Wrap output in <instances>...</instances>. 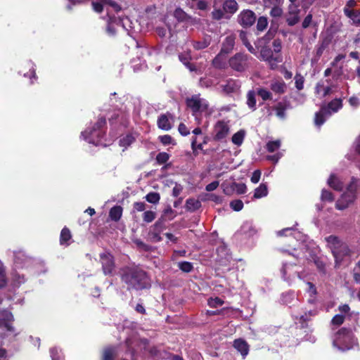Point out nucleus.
Listing matches in <instances>:
<instances>
[{"label": "nucleus", "instance_id": "1", "mask_svg": "<svg viewBox=\"0 0 360 360\" xmlns=\"http://www.w3.org/2000/svg\"><path fill=\"white\" fill-rule=\"evenodd\" d=\"M122 281L128 289L141 290L149 285L147 274L139 266H126L120 270Z\"/></svg>", "mask_w": 360, "mask_h": 360}, {"label": "nucleus", "instance_id": "2", "mask_svg": "<svg viewBox=\"0 0 360 360\" xmlns=\"http://www.w3.org/2000/svg\"><path fill=\"white\" fill-rule=\"evenodd\" d=\"M327 247L331 250L335 258V266H339L347 257L352 255L349 246L338 237L329 236L325 238Z\"/></svg>", "mask_w": 360, "mask_h": 360}, {"label": "nucleus", "instance_id": "3", "mask_svg": "<svg viewBox=\"0 0 360 360\" xmlns=\"http://www.w3.org/2000/svg\"><path fill=\"white\" fill-rule=\"evenodd\" d=\"M333 344L339 350L346 351L353 348L356 341L352 331L342 328L335 334Z\"/></svg>", "mask_w": 360, "mask_h": 360}, {"label": "nucleus", "instance_id": "4", "mask_svg": "<svg viewBox=\"0 0 360 360\" xmlns=\"http://www.w3.org/2000/svg\"><path fill=\"white\" fill-rule=\"evenodd\" d=\"M342 107V100L335 98L327 105L322 106L320 111L315 114L314 122L317 127H321L326 119L333 113L337 112Z\"/></svg>", "mask_w": 360, "mask_h": 360}, {"label": "nucleus", "instance_id": "5", "mask_svg": "<svg viewBox=\"0 0 360 360\" xmlns=\"http://www.w3.org/2000/svg\"><path fill=\"white\" fill-rule=\"evenodd\" d=\"M105 124V120L101 117L98 120L94 127L89 130L82 132L81 136L89 143L98 145L101 143V139L103 136L102 127Z\"/></svg>", "mask_w": 360, "mask_h": 360}, {"label": "nucleus", "instance_id": "6", "mask_svg": "<svg viewBox=\"0 0 360 360\" xmlns=\"http://www.w3.org/2000/svg\"><path fill=\"white\" fill-rule=\"evenodd\" d=\"M357 181L352 179L351 184L348 186L347 191L344 193L341 198L336 202V207L338 210H344L352 203L356 198V188Z\"/></svg>", "mask_w": 360, "mask_h": 360}, {"label": "nucleus", "instance_id": "7", "mask_svg": "<svg viewBox=\"0 0 360 360\" xmlns=\"http://www.w3.org/2000/svg\"><path fill=\"white\" fill-rule=\"evenodd\" d=\"M229 63L233 70L243 72L249 67V57L246 54L238 53L229 59Z\"/></svg>", "mask_w": 360, "mask_h": 360}, {"label": "nucleus", "instance_id": "8", "mask_svg": "<svg viewBox=\"0 0 360 360\" xmlns=\"http://www.w3.org/2000/svg\"><path fill=\"white\" fill-rule=\"evenodd\" d=\"M230 132V127L227 122L219 120L214 126L213 139L215 141H221L226 139Z\"/></svg>", "mask_w": 360, "mask_h": 360}, {"label": "nucleus", "instance_id": "9", "mask_svg": "<svg viewBox=\"0 0 360 360\" xmlns=\"http://www.w3.org/2000/svg\"><path fill=\"white\" fill-rule=\"evenodd\" d=\"M281 274L283 278L289 283H291L296 277L301 278L298 266L292 264H284L281 269Z\"/></svg>", "mask_w": 360, "mask_h": 360}, {"label": "nucleus", "instance_id": "10", "mask_svg": "<svg viewBox=\"0 0 360 360\" xmlns=\"http://www.w3.org/2000/svg\"><path fill=\"white\" fill-rule=\"evenodd\" d=\"M186 104L194 112L205 110L208 104L206 100L201 98L198 95H194L187 98Z\"/></svg>", "mask_w": 360, "mask_h": 360}, {"label": "nucleus", "instance_id": "11", "mask_svg": "<svg viewBox=\"0 0 360 360\" xmlns=\"http://www.w3.org/2000/svg\"><path fill=\"white\" fill-rule=\"evenodd\" d=\"M103 272L105 275H110L115 269L114 258L109 252H105L100 255Z\"/></svg>", "mask_w": 360, "mask_h": 360}, {"label": "nucleus", "instance_id": "12", "mask_svg": "<svg viewBox=\"0 0 360 360\" xmlns=\"http://www.w3.org/2000/svg\"><path fill=\"white\" fill-rule=\"evenodd\" d=\"M256 20L255 13L250 10H243L238 17V21L244 27L252 26Z\"/></svg>", "mask_w": 360, "mask_h": 360}, {"label": "nucleus", "instance_id": "13", "mask_svg": "<svg viewBox=\"0 0 360 360\" xmlns=\"http://www.w3.org/2000/svg\"><path fill=\"white\" fill-rule=\"evenodd\" d=\"M300 9L295 4H290L286 15V22L288 25L293 26L300 21Z\"/></svg>", "mask_w": 360, "mask_h": 360}, {"label": "nucleus", "instance_id": "14", "mask_svg": "<svg viewBox=\"0 0 360 360\" xmlns=\"http://www.w3.org/2000/svg\"><path fill=\"white\" fill-rule=\"evenodd\" d=\"M165 226L162 220L159 219L150 227L148 237L153 242H159L162 240L160 233L164 230Z\"/></svg>", "mask_w": 360, "mask_h": 360}, {"label": "nucleus", "instance_id": "15", "mask_svg": "<svg viewBox=\"0 0 360 360\" xmlns=\"http://www.w3.org/2000/svg\"><path fill=\"white\" fill-rule=\"evenodd\" d=\"M222 89L223 93L225 94H231L237 93L240 87L239 81L229 79L225 82L224 84H221L220 86Z\"/></svg>", "mask_w": 360, "mask_h": 360}, {"label": "nucleus", "instance_id": "16", "mask_svg": "<svg viewBox=\"0 0 360 360\" xmlns=\"http://www.w3.org/2000/svg\"><path fill=\"white\" fill-rule=\"evenodd\" d=\"M233 346L241 354L243 358H245L248 354L250 347L243 339L235 340Z\"/></svg>", "mask_w": 360, "mask_h": 360}, {"label": "nucleus", "instance_id": "17", "mask_svg": "<svg viewBox=\"0 0 360 360\" xmlns=\"http://www.w3.org/2000/svg\"><path fill=\"white\" fill-rule=\"evenodd\" d=\"M270 89L277 94H283L286 91V84L281 79H273L270 83Z\"/></svg>", "mask_w": 360, "mask_h": 360}, {"label": "nucleus", "instance_id": "18", "mask_svg": "<svg viewBox=\"0 0 360 360\" xmlns=\"http://www.w3.org/2000/svg\"><path fill=\"white\" fill-rule=\"evenodd\" d=\"M222 8L226 14L233 15L238 11V5L235 0H223Z\"/></svg>", "mask_w": 360, "mask_h": 360}, {"label": "nucleus", "instance_id": "19", "mask_svg": "<svg viewBox=\"0 0 360 360\" xmlns=\"http://www.w3.org/2000/svg\"><path fill=\"white\" fill-rule=\"evenodd\" d=\"M236 37L233 34L227 36L222 43L221 51L222 53L228 54L230 53L234 46Z\"/></svg>", "mask_w": 360, "mask_h": 360}, {"label": "nucleus", "instance_id": "20", "mask_svg": "<svg viewBox=\"0 0 360 360\" xmlns=\"http://www.w3.org/2000/svg\"><path fill=\"white\" fill-rule=\"evenodd\" d=\"M179 58L180 60V61L186 65V67L190 70V71H195L196 70V68L195 67V65H193V64H191L190 63V60L191 59V51H184V53H181L179 55Z\"/></svg>", "mask_w": 360, "mask_h": 360}, {"label": "nucleus", "instance_id": "21", "mask_svg": "<svg viewBox=\"0 0 360 360\" xmlns=\"http://www.w3.org/2000/svg\"><path fill=\"white\" fill-rule=\"evenodd\" d=\"M344 13L347 17L352 20L354 24L360 25V11L344 8Z\"/></svg>", "mask_w": 360, "mask_h": 360}, {"label": "nucleus", "instance_id": "22", "mask_svg": "<svg viewBox=\"0 0 360 360\" xmlns=\"http://www.w3.org/2000/svg\"><path fill=\"white\" fill-rule=\"evenodd\" d=\"M101 2H92V6L94 10L97 13H101L103 11V4H109L111 5L116 11L120 10V7L114 2H111L110 0H100Z\"/></svg>", "mask_w": 360, "mask_h": 360}, {"label": "nucleus", "instance_id": "23", "mask_svg": "<svg viewBox=\"0 0 360 360\" xmlns=\"http://www.w3.org/2000/svg\"><path fill=\"white\" fill-rule=\"evenodd\" d=\"M158 125L159 128L165 131L169 130L172 128V124L165 115H162L158 118Z\"/></svg>", "mask_w": 360, "mask_h": 360}, {"label": "nucleus", "instance_id": "24", "mask_svg": "<svg viewBox=\"0 0 360 360\" xmlns=\"http://www.w3.org/2000/svg\"><path fill=\"white\" fill-rule=\"evenodd\" d=\"M28 262L27 257L25 256L24 252L19 251L15 252L14 255V263L16 266L21 267L24 263Z\"/></svg>", "mask_w": 360, "mask_h": 360}, {"label": "nucleus", "instance_id": "25", "mask_svg": "<svg viewBox=\"0 0 360 360\" xmlns=\"http://www.w3.org/2000/svg\"><path fill=\"white\" fill-rule=\"evenodd\" d=\"M200 206V202L194 198H188L186 202V208L191 212L197 210Z\"/></svg>", "mask_w": 360, "mask_h": 360}, {"label": "nucleus", "instance_id": "26", "mask_svg": "<svg viewBox=\"0 0 360 360\" xmlns=\"http://www.w3.org/2000/svg\"><path fill=\"white\" fill-rule=\"evenodd\" d=\"M122 214V208L120 206H115L110 209L109 215L111 219L117 221L120 219Z\"/></svg>", "mask_w": 360, "mask_h": 360}, {"label": "nucleus", "instance_id": "27", "mask_svg": "<svg viewBox=\"0 0 360 360\" xmlns=\"http://www.w3.org/2000/svg\"><path fill=\"white\" fill-rule=\"evenodd\" d=\"M225 53H222L221 51L214 58L213 65L217 68H223L225 65Z\"/></svg>", "mask_w": 360, "mask_h": 360}, {"label": "nucleus", "instance_id": "28", "mask_svg": "<svg viewBox=\"0 0 360 360\" xmlns=\"http://www.w3.org/2000/svg\"><path fill=\"white\" fill-rule=\"evenodd\" d=\"M267 194V186L265 184H260V186L255 190L254 197L255 198H261L262 197L266 196Z\"/></svg>", "mask_w": 360, "mask_h": 360}, {"label": "nucleus", "instance_id": "29", "mask_svg": "<svg viewBox=\"0 0 360 360\" xmlns=\"http://www.w3.org/2000/svg\"><path fill=\"white\" fill-rule=\"evenodd\" d=\"M210 37H206L202 41H195L193 43V47L197 50L203 49L210 44Z\"/></svg>", "mask_w": 360, "mask_h": 360}, {"label": "nucleus", "instance_id": "30", "mask_svg": "<svg viewBox=\"0 0 360 360\" xmlns=\"http://www.w3.org/2000/svg\"><path fill=\"white\" fill-rule=\"evenodd\" d=\"M328 184L335 190H341L342 188V183L335 177V175H330L328 179Z\"/></svg>", "mask_w": 360, "mask_h": 360}, {"label": "nucleus", "instance_id": "31", "mask_svg": "<svg viewBox=\"0 0 360 360\" xmlns=\"http://www.w3.org/2000/svg\"><path fill=\"white\" fill-rule=\"evenodd\" d=\"M225 14L226 13L223 9L221 10L219 8H217V1H215L214 4V10L212 12V18L217 20H219L224 17Z\"/></svg>", "mask_w": 360, "mask_h": 360}, {"label": "nucleus", "instance_id": "32", "mask_svg": "<svg viewBox=\"0 0 360 360\" xmlns=\"http://www.w3.org/2000/svg\"><path fill=\"white\" fill-rule=\"evenodd\" d=\"M245 131L243 130H240L232 136V142L237 146H240L243 143Z\"/></svg>", "mask_w": 360, "mask_h": 360}, {"label": "nucleus", "instance_id": "33", "mask_svg": "<svg viewBox=\"0 0 360 360\" xmlns=\"http://www.w3.org/2000/svg\"><path fill=\"white\" fill-rule=\"evenodd\" d=\"M145 198L150 203L158 204L160 200V195L158 193L150 192L146 195Z\"/></svg>", "mask_w": 360, "mask_h": 360}, {"label": "nucleus", "instance_id": "34", "mask_svg": "<svg viewBox=\"0 0 360 360\" xmlns=\"http://www.w3.org/2000/svg\"><path fill=\"white\" fill-rule=\"evenodd\" d=\"M71 233L68 229L63 228L60 233V242L61 245L65 244L70 238Z\"/></svg>", "mask_w": 360, "mask_h": 360}, {"label": "nucleus", "instance_id": "35", "mask_svg": "<svg viewBox=\"0 0 360 360\" xmlns=\"http://www.w3.org/2000/svg\"><path fill=\"white\" fill-rule=\"evenodd\" d=\"M281 144V143L280 140L270 141L266 143V150L269 153H273L280 148Z\"/></svg>", "mask_w": 360, "mask_h": 360}, {"label": "nucleus", "instance_id": "36", "mask_svg": "<svg viewBox=\"0 0 360 360\" xmlns=\"http://www.w3.org/2000/svg\"><path fill=\"white\" fill-rule=\"evenodd\" d=\"M247 104L252 110L255 109L256 99L254 91H249L247 95Z\"/></svg>", "mask_w": 360, "mask_h": 360}, {"label": "nucleus", "instance_id": "37", "mask_svg": "<svg viewBox=\"0 0 360 360\" xmlns=\"http://www.w3.org/2000/svg\"><path fill=\"white\" fill-rule=\"evenodd\" d=\"M316 92L318 94H321L322 93V96H326L330 94L331 88L330 86L325 87L323 85L318 84L316 86Z\"/></svg>", "mask_w": 360, "mask_h": 360}, {"label": "nucleus", "instance_id": "38", "mask_svg": "<svg viewBox=\"0 0 360 360\" xmlns=\"http://www.w3.org/2000/svg\"><path fill=\"white\" fill-rule=\"evenodd\" d=\"M7 283L5 269L2 262L0 261V288H4Z\"/></svg>", "mask_w": 360, "mask_h": 360}, {"label": "nucleus", "instance_id": "39", "mask_svg": "<svg viewBox=\"0 0 360 360\" xmlns=\"http://www.w3.org/2000/svg\"><path fill=\"white\" fill-rule=\"evenodd\" d=\"M179 268L184 272L189 273L193 270V264L189 262H181L178 263Z\"/></svg>", "mask_w": 360, "mask_h": 360}, {"label": "nucleus", "instance_id": "40", "mask_svg": "<svg viewBox=\"0 0 360 360\" xmlns=\"http://www.w3.org/2000/svg\"><path fill=\"white\" fill-rule=\"evenodd\" d=\"M257 94L264 101L272 98V94L267 89L260 88L257 90Z\"/></svg>", "mask_w": 360, "mask_h": 360}, {"label": "nucleus", "instance_id": "41", "mask_svg": "<svg viewBox=\"0 0 360 360\" xmlns=\"http://www.w3.org/2000/svg\"><path fill=\"white\" fill-rule=\"evenodd\" d=\"M304 77L301 74L297 73L295 76V87L298 90H302L304 88Z\"/></svg>", "mask_w": 360, "mask_h": 360}, {"label": "nucleus", "instance_id": "42", "mask_svg": "<svg viewBox=\"0 0 360 360\" xmlns=\"http://www.w3.org/2000/svg\"><path fill=\"white\" fill-rule=\"evenodd\" d=\"M115 350L112 347H108L103 351V360H113Z\"/></svg>", "mask_w": 360, "mask_h": 360}, {"label": "nucleus", "instance_id": "43", "mask_svg": "<svg viewBox=\"0 0 360 360\" xmlns=\"http://www.w3.org/2000/svg\"><path fill=\"white\" fill-rule=\"evenodd\" d=\"M233 188H234V192L237 193L238 194H243L247 191V187L245 184L243 183H233Z\"/></svg>", "mask_w": 360, "mask_h": 360}, {"label": "nucleus", "instance_id": "44", "mask_svg": "<svg viewBox=\"0 0 360 360\" xmlns=\"http://www.w3.org/2000/svg\"><path fill=\"white\" fill-rule=\"evenodd\" d=\"M176 217V212L171 207H167L164 210L163 216L166 219L172 220Z\"/></svg>", "mask_w": 360, "mask_h": 360}, {"label": "nucleus", "instance_id": "45", "mask_svg": "<svg viewBox=\"0 0 360 360\" xmlns=\"http://www.w3.org/2000/svg\"><path fill=\"white\" fill-rule=\"evenodd\" d=\"M268 25L267 18L266 17L262 16L259 17L257 23V28L259 31H263L264 30Z\"/></svg>", "mask_w": 360, "mask_h": 360}, {"label": "nucleus", "instance_id": "46", "mask_svg": "<svg viewBox=\"0 0 360 360\" xmlns=\"http://www.w3.org/2000/svg\"><path fill=\"white\" fill-rule=\"evenodd\" d=\"M156 217V214L153 211H146L143 214V219L145 222L150 223L153 221Z\"/></svg>", "mask_w": 360, "mask_h": 360}, {"label": "nucleus", "instance_id": "47", "mask_svg": "<svg viewBox=\"0 0 360 360\" xmlns=\"http://www.w3.org/2000/svg\"><path fill=\"white\" fill-rule=\"evenodd\" d=\"M231 207L236 212L240 211L243 207V202L240 200H232L230 202Z\"/></svg>", "mask_w": 360, "mask_h": 360}, {"label": "nucleus", "instance_id": "48", "mask_svg": "<svg viewBox=\"0 0 360 360\" xmlns=\"http://www.w3.org/2000/svg\"><path fill=\"white\" fill-rule=\"evenodd\" d=\"M159 139L160 142L165 146H167L169 144H175V142L174 139L172 138V136L167 134L159 136Z\"/></svg>", "mask_w": 360, "mask_h": 360}, {"label": "nucleus", "instance_id": "49", "mask_svg": "<svg viewBox=\"0 0 360 360\" xmlns=\"http://www.w3.org/2000/svg\"><path fill=\"white\" fill-rule=\"evenodd\" d=\"M271 7H272V8L270 11L271 16H272L274 18H278L282 15L283 10L280 6H278V5L271 6Z\"/></svg>", "mask_w": 360, "mask_h": 360}, {"label": "nucleus", "instance_id": "50", "mask_svg": "<svg viewBox=\"0 0 360 360\" xmlns=\"http://www.w3.org/2000/svg\"><path fill=\"white\" fill-rule=\"evenodd\" d=\"M174 17L180 21H183L186 18V13L181 8H176L174 13Z\"/></svg>", "mask_w": 360, "mask_h": 360}, {"label": "nucleus", "instance_id": "51", "mask_svg": "<svg viewBox=\"0 0 360 360\" xmlns=\"http://www.w3.org/2000/svg\"><path fill=\"white\" fill-rule=\"evenodd\" d=\"M169 158V155L165 152L160 153L156 157V160L159 164L165 163Z\"/></svg>", "mask_w": 360, "mask_h": 360}, {"label": "nucleus", "instance_id": "52", "mask_svg": "<svg viewBox=\"0 0 360 360\" xmlns=\"http://www.w3.org/2000/svg\"><path fill=\"white\" fill-rule=\"evenodd\" d=\"M223 303L224 301L219 297L210 298L208 300V304L210 307H217L218 306H221Z\"/></svg>", "mask_w": 360, "mask_h": 360}, {"label": "nucleus", "instance_id": "53", "mask_svg": "<svg viewBox=\"0 0 360 360\" xmlns=\"http://www.w3.org/2000/svg\"><path fill=\"white\" fill-rule=\"evenodd\" d=\"M353 277L356 282L360 283V260L353 269Z\"/></svg>", "mask_w": 360, "mask_h": 360}, {"label": "nucleus", "instance_id": "54", "mask_svg": "<svg viewBox=\"0 0 360 360\" xmlns=\"http://www.w3.org/2000/svg\"><path fill=\"white\" fill-rule=\"evenodd\" d=\"M275 110H276V115L279 118H281V119L285 118V108H283V106L282 105L281 103H279L278 105H276L275 107Z\"/></svg>", "mask_w": 360, "mask_h": 360}, {"label": "nucleus", "instance_id": "55", "mask_svg": "<svg viewBox=\"0 0 360 360\" xmlns=\"http://www.w3.org/2000/svg\"><path fill=\"white\" fill-rule=\"evenodd\" d=\"M134 141V138L131 135H127L120 140V145L122 146H128Z\"/></svg>", "mask_w": 360, "mask_h": 360}, {"label": "nucleus", "instance_id": "56", "mask_svg": "<svg viewBox=\"0 0 360 360\" xmlns=\"http://www.w3.org/2000/svg\"><path fill=\"white\" fill-rule=\"evenodd\" d=\"M224 193L226 195H231L234 192V188H233V183L229 184L227 183H224L222 184Z\"/></svg>", "mask_w": 360, "mask_h": 360}, {"label": "nucleus", "instance_id": "57", "mask_svg": "<svg viewBox=\"0 0 360 360\" xmlns=\"http://www.w3.org/2000/svg\"><path fill=\"white\" fill-rule=\"evenodd\" d=\"M344 319L345 318L342 315L337 314L333 318L331 322L333 325L340 326L344 322Z\"/></svg>", "mask_w": 360, "mask_h": 360}, {"label": "nucleus", "instance_id": "58", "mask_svg": "<svg viewBox=\"0 0 360 360\" xmlns=\"http://www.w3.org/2000/svg\"><path fill=\"white\" fill-rule=\"evenodd\" d=\"M146 205L143 202H136L134 203V210L137 212H143L146 209Z\"/></svg>", "mask_w": 360, "mask_h": 360}, {"label": "nucleus", "instance_id": "59", "mask_svg": "<svg viewBox=\"0 0 360 360\" xmlns=\"http://www.w3.org/2000/svg\"><path fill=\"white\" fill-rule=\"evenodd\" d=\"M321 199L323 200L332 201L333 200L332 193L326 190H323L321 193Z\"/></svg>", "mask_w": 360, "mask_h": 360}, {"label": "nucleus", "instance_id": "60", "mask_svg": "<svg viewBox=\"0 0 360 360\" xmlns=\"http://www.w3.org/2000/svg\"><path fill=\"white\" fill-rule=\"evenodd\" d=\"M282 156H283V153L278 152L275 155H268L266 157V159L268 160H270V161H272V162L276 163Z\"/></svg>", "mask_w": 360, "mask_h": 360}, {"label": "nucleus", "instance_id": "61", "mask_svg": "<svg viewBox=\"0 0 360 360\" xmlns=\"http://www.w3.org/2000/svg\"><path fill=\"white\" fill-rule=\"evenodd\" d=\"M207 2L205 0H198L196 3V8L201 11H205L207 8Z\"/></svg>", "mask_w": 360, "mask_h": 360}, {"label": "nucleus", "instance_id": "62", "mask_svg": "<svg viewBox=\"0 0 360 360\" xmlns=\"http://www.w3.org/2000/svg\"><path fill=\"white\" fill-rule=\"evenodd\" d=\"M261 176V172L259 170H255L251 176V181L253 184H257L259 182Z\"/></svg>", "mask_w": 360, "mask_h": 360}, {"label": "nucleus", "instance_id": "63", "mask_svg": "<svg viewBox=\"0 0 360 360\" xmlns=\"http://www.w3.org/2000/svg\"><path fill=\"white\" fill-rule=\"evenodd\" d=\"M51 356L52 360H60V357L59 355V350L57 348H52L50 350Z\"/></svg>", "mask_w": 360, "mask_h": 360}, {"label": "nucleus", "instance_id": "64", "mask_svg": "<svg viewBox=\"0 0 360 360\" xmlns=\"http://www.w3.org/2000/svg\"><path fill=\"white\" fill-rule=\"evenodd\" d=\"M349 103L352 106L357 108L360 105V99L357 97L352 96L349 98Z\"/></svg>", "mask_w": 360, "mask_h": 360}]
</instances>
